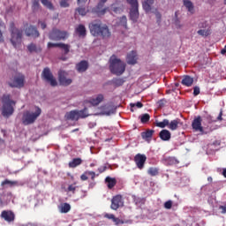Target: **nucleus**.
<instances>
[{"instance_id":"obj_37","label":"nucleus","mask_w":226,"mask_h":226,"mask_svg":"<svg viewBox=\"0 0 226 226\" xmlns=\"http://www.w3.org/2000/svg\"><path fill=\"white\" fill-rule=\"evenodd\" d=\"M197 33L200 36H211V27H208L207 30H198Z\"/></svg>"},{"instance_id":"obj_8","label":"nucleus","mask_w":226,"mask_h":226,"mask_svg":"<svg viewBox=\"0 0 226 226\" xmlns=\"http://www.w3.org/2000/svg\"><path fill=\"white\" fill-rule=\"evenodd\" d=\"M26 77L23 74H17L13 79H11V81L8 82L10 87H17L20 89L24 86V81Z\"/></svg>"},{"instance_id":"obj_42","label":"nucleus","mask_w":226,"mask_h":226,"mask_svg":"<svg viewBox=\"0 0 226 226\" xmlns=\"http://www.w3.org/2000/svg\"><path fill=\"white\" fill-rule=\"evenodd\" d=\"M130 107H131V112H135V107H137V109H142V107H144V104H142V102H138L136 103H131L130 104Z\"/></svg>"},{"instance_id":"obj_4","label":"nucleus","mask_w":226,"mask_h":226,"mask_svg":"<svg viewBox=\"0 0 226 226\" xmlns=\"http://www.w3.org/2000/svg\"><path fill=\"white\" fill-rule=\"evenodd\" d=\"M109 70L114 75H123L126 70V64L113 55L109 58Z\"/></svg>"},{"instance_id":"obj_63","label":"nucleus","mask_w":226,"mask_h":226,"mask_svg":"<svg viewBox=\"0 0 226 226\" xmlns=\"http://www.w3.org/2000/svg\"><path fill=\"white\" fill-rule=\"evenodd\" d=\"M39 24H41V29H47V23L40 21Z\"/></svg>"},{"instance_id":"obj_27","label":"nucleus","mask_w":226,"mask_h":226,"mask_svg":"<svg viewBox=\"0 0 226 226\" xmlns=\"http://www.w3.org/2000/svg\"><path fill=\"white\" fill-rule=\"evenodd\" d=\"M78 112V120L86 119V117H89V112L87 111V108H84L83 109H77Z\"/></svg>"},{"instance_id":"obj_53","label":"nucleus","mask_w":226,"mask_h":226,"mask_svg":"<svg viewBox=\"0 0 226 226\" xmlns=\"http://www.w3.org/2000/svg\"><path fill=\"white\" fill-rule=\"evenodd\" d=\"M104 218H107L108 220H112V222H114L116 215H114V214H105Z\"/></svg>"},{"instance_id":"obj_57","label":"nucleus","mask_w":226,"mask_h":226,"mask_svg":"<svg viewBox=\"0 0 226 226\" xmlns=\"http://www.w3.org/2000/svg\"><path fill=\"white\" fill-rule=\"evenodd\" d=\"M105 170H107V166L106 165L101 166V167L98 168L99 174H103V172H105Z\"/></svg>"},{"instance_id":"obj_3","label":"nucleus","mask_w":226,"mask_h":226,"mask_svg":"<svg viewBox=\"0 0 226 226\" xmlns=\"http://www.w3.org/2000/svg\"><path fill=\"white\" fill-rule=\"evenodd\" d=\"M9 32L11 33L10 41L13 48L17 49V45H21L22 43L24 30L17 28L15 22H11L9 25Z\"/></svg>"},{"instance_id":"obj_62","label":"nucleus","mask_w":226,"mask_h":226,"mask_svg":"<svg viewBox=\"0 0 226 226\" xmlns=\"http://www.w3.org/2000/svg\"><path fill=\"white\" fill-rule=\"evenodd\" d=\"M222 116H223V110L221 109L219 116L217 117V121H222L223 118L222 117Z\"/></svg>"},{"instance_id":"obj_58","label":"nucleus","mask_w":226,"mask_h":226,"mask_svg":"<svg viewBox=\"0 0 226 226\" xmlns=\"http://www.w3.org/2000/svg\"><path fill=\"white\" fill-rule=\"evenodd\" d=\"M54 47H58L59 48V43L48 42V49H52Z\"/></svg>"},{"instance_id":"obj_51","label":"nucleus","mask_w":226,"mask_h":226,"mask_svg":"<svg viewBox=\"0 0 226 226\" xmlns=\"http://www.w3.org/2000/svg\"><path fill=\"white\" fill-rule=\"evenodd\" d=\"M87 176H91V179L92 181H94V177H96V176H100V174H97L94 171H87Z\"/></svg>"},{"instance_id":"obj_60","label":"nucleus","mask_w":226,"mask_h":226,"mask_svg":"<svg viewBox=\"0 0 226 226\" xmlns=\"http://www.w3.org/2000/svg\"><path fill=\"white\" fill-rule=\"evenodd\" d=\"M128 4H139V0H126Z\"/></svg>"},{"instance_id":"obj_5","label":"nucleus","mask_w":226,"mask_h":226,"mask_svg":"<svg viewBox=\"0 0 226 226\" xmlns=\"http://www.w3.org/2000/svg\"><path fill=\"white\" fill-rule=\"evenodd\" d=\"M41 116V109L40 107H35V111H26L23 114L22 123L25 126L27 124H33Z\"/></svg>"},{"instance_id":"obj_29","label":"nucleus","mask_w":226,"mask_h":226,"mask_svg":"<svg viewBox=\"0 0 226 226\" xmlns=\"http://www.w3.org/2000/svg\"><path fill=\"white\" fill-rule=\"evenodd\" d=\"M59 211L60 213H70L71 209H72V206L70 205V203H62L59 207Z\"/></svg>"},{"instance_id":"obj_13","label":"nucleus","mask_w":226,"mask_h":226,"mask_svg":"<svg viewBox=\"0 0 226 226\" xmlns=\"http://www.w3.org/2000/svg\"><path fill=\"white\" fill-rule=\"evenodd\" d=\"M131 11H130V19L132 22H137L139 20V4H130Z\"/></svg>"},{"instance_id":"obj_15","label":"nucleus","mask_w":226,"mask_h":226,"mask_svg":"<svg viewBox=\"0 0 226 226\" xmlns=\"http://www.w3.org/2000/svg\"><path fill=\"white\" fill-rule=\"evenodd\" d=\"M25 33L27 36H32L33 38H38L40 36V32L34 26H30L26 28Z\"/></svg>"},{"instance_id":"obj_26","label":"nucleus","mask_w":226,"mask_h":226,"mask_svg":"<svg viewBox=\"0 0 226 226\" xmlns=\"http://www.w3.org/2000/svg\"><path fill=\"white\" fill-rule=\"evenodd\" d=\"M182 84H183V86H186V87H192L193 84V78H192L189 75L184 76V78L182 79Z\"/></svg>"},{"instance_id":"obj_14","label":"nucleus","mask_w":226,"mask_h":226,"mask_svg":"<svg viewBox=\"0 0 226 226\" xmlns=\"http://www.w3.org/2000/svg\"><path fill=\"white\" fill-rule=\"evenodd\" d=\"M104 6H105L104 4H102L101 2H99L97 5L92 9L93 13H96V15H98L99 17H101V15H105L109 8H103Z\"/></svg>"},{"instance_id":"obj_9","label":"nucleus","mask_w":226,"mask_h":226,"mask_svg":"<svg viewBox=\"0 0 226 226\" xmlns=\"http://www.w3.org/2000/svg\"><path fill=\"white\" fill-rule=\"evenodd\" d=\"M147 160V157L146 156V154H137L134 156V162L136 163V167H138L139 170H142V169H144V165H146Z\"/></svg>"},{"instance_id":"obj_28","label":"nucleus","mask_w":226,"mask_h":226,"mask_svg":"<svg viewBox=\"0 0 226 226\" xmlns=\"http://www.w3.org/2000/svg\"><path fill=\"white\" fill-rule=\"evenodd\" d=\"M27 50L30 53L35 52L36 54H38V53L41 52V47L36 46V44H34V43H30L27 46Z\"/></svg>"},{"instance_id":"obj_59","label":"nucleus","mask_w":226,"mask_h":226,"mask_svg":"<svg viewBox=\"0 0 226 226\" xmlns=\"http://www.w3.org/2000/svg\"><path fill=\"white\" fill-rule=\"evenodd\" d=\"M80 179L81 181H87L88 177H87V171L80 176Z\"/></svg>"},{"instance_id":"obj_24","label":"nucleus","mask_w":226,"mask_h":226,"mask_svg":"<svg viewBox=\"0 0 226 226\" xmlns=\"http://www.w3.org/2000/svg\"><path fill=\"white\" fill-rule=\"evenodd\" d=\"M180 119L179 118H177L175 120H171L170 123H169V125H168V128L170 130H171L172 132H176V130H177V128H179V123H180Z\"/></svg>"},{"instance_id":"obj_39","label":"nucleus","mask_w":226,"mask_h":226,"mask_svg":"<svg viewBox=\"0 0 226 226\" xmlns=\"http://www.w3.org/2000/svg\"><path fill=\"white\" fill-rule=\"evenodd\" d=\"M41 4L48 8V10H54V4L49 0H41Z\"/></svg>"},{"instance_id":"obj_7","label":"nucleus","mask_w":226,"mask_h":226,"mask_svg":"<svg viewBox=\"0 0 226 226\" xmlns=\"http://www.w3.org/2000/svg\"><path fill=\"white\" fill-rule=\"evenodd\" d=\"M41 77L46 82H49L52 87L57 86V80L54 78V74L50 72V68L45 67L42 71Z\"/></svg>"},{"instance_id":"obj_11","label":"nucleus","mask_w":226,"mask_h":226,"mask_svg":"<svg viewBox=\"0 0 226 226\" xmlns=\"http://www.w3.org/2000/svg\"><path fill=\"white\" fill-rule=\"evenodd\" d=\"M66 77H68V72L65 71L58 72V80L61 86H70V84H72V79H67Z\"/></svg>"},{"instance_id":"obj_43","label":"nucleus","mask_w":226,"mask_h":226,"mask_svg":"<svg viewBox=\"0 0 226 226\" xmlns=\"http://www.w3.org/2000/svg\"><path fill=\"white\" fill-rule=\"evenodd\" d=\"M148 174L149 176L154 177V176H158V169L157 168H149L148 169Z\"/></svg>"},{"instance_id":"obj_52","label":"nucleus","mask_w":226,"mask_h":226,"mask_svg":"<svg viewBox=\"0 0 226 226\" xmlns=\"http://www.w3.org/2000/svg\"><path fill=\"white\" fill-rule=\"evenodd\" d=\"M165 209H172V200H168L164 203Z\"/></svg>"},{"instance_id":"obj_30","label":"nucleus","mask_w":226,"mask_h":226,"mask_svg":"<svg viewBox=\"0 0 226 226\" xmlns=\"http://www.w3.org/2000/svg\"><path fill=\"white\" fill-rule=\"evenodd\" d=\"M79 165H82V160L80 158H74L69 162L70 169H76Z\"/></svg>"},{"instance_id":"obj_48","label":"nucleus","mask_w":226,"mask_h":226,"mask_svg":"<svg viewBox=\"0 0 226 226\" xmlns=\"http://www.w3.org/2000/svg\"><path fill=\"white\" fill-rule=\"evenodd\" d=\"M70 0H61L60 1V6L61 8H68L70 7V4L68 3Z\"/></svg>"},{"instance_id":"obj_56","label":"nucleus","mask_w":226,"mask_h":226,"mask_svg":"<svg viewBox=\"0 0 226 226\" xmlns=\"http://www.w3.org/2000/svg\"><path fill=\"white\" fill-rule=\"evenodd\" d=\"M199 27H200V29H206L209 27V25H207V21H204L199 25Z\"/></svg>"},{"instance_id":"obj_35","label":"nucleus","mask_w":226,"mask_h":226,"mask_svg":"<svg viewBox=\"0 0 226 226\" xmlns=\"http://www.w3.org/2000/svg\"><path fill=\"white\" fill-rule=\"evenodd\" d=\"M184 6H185V8H187L188 11H190V13H193V3H192V1L190 0H184Z\"/></svg>"},{"instance_id":"obj_2","label":"nucleus","mask_w":226,"mask_h":226,"mask_svg":"<svg viewBox=\"0 0 226 226\" xmlns=\"http://www.w3.org/2000/svg\"><path fill=\"white\" fill-rule=\"evenodd\" d=\"M1 102L3 103L2 116H4V117L13 116V112H15L13 107H15L17 102L11 100V95L10 94H4L1 97Z\"/></svg>"},{"instance_id":"obj_20","label":"nucleus","mask_w":226,"mask_h":226,"mask_svg":"<svg viewBox=\"0 0 226 226\" xmlns=\"http://www.w3.org/2000/svg\"><path fill=\"white\" fill-rule=\"evenodd\" d=\"M66 119L70 121H79V113L77 109L71 110L65 114Z\"/></svg>"},{"instance_id":"obj_45","label":"nucleus","mask_w":226,"mask_h":226,"mask_svg":"<svg viewBox=\"0 0 226 226\" xmlns=\"http://www.w3.org/2000/svg\"><path fill=\"white\" fill-rule=\"evenodd\" d=\"M75 185H77V183L69 185L67 187V192H72V193L75 194V190H77V186Z\"/></svg>"},{"instance_id":"obj_46","label":"nucleus","mask_w":226,"mask_h":226,"mask_svg":"<svg viewBox=\"0 0 226 226\" xmlns=\"http://www.w3.org/2000/svg\"><path fill=\"white\" fill-rule=\"evenodd\" d=\"M153 13H154L157 22L161 23L162 22V14L160 13V11H158V9H155L154 11H153Z\"/></svg>"},{"instance_id":"obj_32","label":"nucleus","mask_w":226,"mask_h":226,"mask_svg":"<svg viewBox=\"0 0 226 226\" xmlns=\"http://www.w3.org/2000/svg\"><path fill=\"white\" fill-rule=\"evenodd\" d=\"M102 102H103V94H99L96 96V98L90 100L91 105H100Z\"/></svg>"},{"instance_id":"obj_41","label":"nucleus","mask_w":226,"mask_h":226,"mask_svg":"<svg viewBox=\"0 0 226 226\" xmlns=\"http://www.w3.org/2000/svg\"><path fill=\"white\" fill-rule=\"evenodd\" d=\"M112 82L114 86H117V87H119L124 84V79L121 78H118V79L117 78V79H113Z\"/></svg>"},{"instance_id":"obj_19","label":"nucleus","mask_w":226,"mask_h":226,"mask_svg":"<svg viewBox=\"0 0 226 226\" xmlns=\"http://www.w3.org/2000/svg\"><path fill=\"white\" fill-rule=\"evenodd\" d=\"M127 64H137V52L132 51L127 54Z\"/></svg>"},{"instance_id":"obj_33","label":"nucleus","mask_w":226,"mask_h":226,"mask_svg":"<svg viewBox=\"0 0 226 226\" xmlns=\"http://www.w3.org/2000/svg\"><path fill=\"white\" fill-rule=\"evenodd\" d=\"M58 49H63L64 56L70 54V49H72V46L70 44H64L63 42H59Z\"/></svg>"},{"instance_id":"obj_17","label":"nucleus","mask_w":226,"mask_h":226,"mask_svg":"<svg viewBox=\"0 0 226 226\" xmlns=\"http://www.w3.org/2000/svg\"><path fill=\"white\" fill-rule=\"evenodd\" d=\"M1 217L5 220V222H13L15 220V214L11 211L4 210L1 214Z\"/></svg>"},{"instance_id":"obj_10","label":"nucleus","mask_w":226,"mask_h":226,"mask_svg":"<svg viewBox=\"0 0 226 226\" xmlns=\"http://www.w3.org/2000/svg\"><path fill=\"white\" fill-rule=\"evenodd\" d=\"M192 128L194 132H200V133L204 132V127L202 126V117L200 116L196 117L192 123Z\"/></svg>"},{"instance_id":"obj_18","label":"nucleus","mask_w":226,"mask_h":226,"mask_svg":"<svg viewBox=\"0 0 226 226\" xmlns=\"http://www.w3.org/2000/svg\"><path fill=\"white\" fill-rule=\"evenodd\" d=\"M154 4V0H142V8L146 13H149L153 10L151 6Z\"/></svg>"},{"instance_id":"obj_23","label":"nucleus","mask_w":226,"mask_h":226,"mask_svg":"<svg viewBox=\"0 0 226 226\" xmlns=\"http://www.w3.org/2000/svg\"><path fill=\"white\" fill-rule=\"evenodd\" d=\"M79 7L76 8V11L79 13V15H81V17H86L87 13H89V9L85 5H78Z\"/></svg>"},{"instance_id":"obj_34","label":"nucleus","mask_w":226,"mask_h":226,"mask_svg":"<svg viewBox=\"0 0 226 226\" xmlns=\"http://www.w3.org/2000/svg\"><path fill=\"white\" fill-rule=\"evenodd\" d=\"M118 26H122L124 29H128V19H126V16L119 18Z\"/></svg>"},{"instance_id":"obj_44","label":"nucleus","mask_w":226,"mask_h":226,"mask_svg":"<svg viewBox=\"0 0 226 226\" xmlns=\"http://www.w3.org/2000/svg\"><path fill=\"white\" fill-rule=\"evenodd\" d=\"M4 185H10L11 186H13L17 185V181L5 179L4 181L2 182L1 186H4Z\"/></svg>"},{"instance_id":"obj_55","label":"nucleus","mask_w":226,"mask_h":226,"mask_svg":"<svg viewBox=\"0 0 226 226\" xmlns=\"http://www.w3.org/2000/svg\"><path fill=\"white\" fill-rule=\"evenodd\" d=\"M193 94L194 96H199V94H200V88L199 87H194Z\"/></svg>"},{"instance_id":"obj_1","label":"nucleus","mask_w":226,"mask_h":226,"mask_svg":"<svg viewBox=\"0 0 226 226\" xmlns=\"http://www.w3.org/2000/svg\"><path fill=\"white\" fill-rule=\"evenodd\" d=\"M88 27L92 36H101L102 40H107L112 36V33L110 32V29H109V26L102 24L101 21H94L89 24Z\"/></svg>"},{"instance_id":"obj_36","label":"nucleus","mask_w":226,"mask_h":226,"mask_svg":"<svg viewBox=\"0 0 226 226\" xmlns=\"http://www.w3.org/2000/svg\"><path fill=\"white\" fill-rule=\"evenodd\" d=\"M140 123H142V124H146L147 123H149V120L151 119V116H149V114L145 113L142 114L140 117Z\"/></svg>"},{"instance_id":"obj_54","label":"nucleus","mask_w":226,"mask_h":226,"mask_svg":"<svg viewBox=\"0 0 226 226\" xmlns=\"http://www.w3.org/2000/svg\"><path fill=\"white\" fill-rule=\"evenodd\" d=\"M88 0H77L78 6H86Z\"/></svg>"},{"instance_id":"obj_6","label":"nucleus","mask_w":226,"mask_h":226,"mask_svg":"<svg viewBox=\"0 0 226 226\" xmlns=\"http://www.w3.org/2000/svg\"><path fill=\"white\" fill-rule=\"evenodd\" d=\"M69 36L70 34L68 32L57 28H53L49 34V38L52 40V41H64V40H68Z\"/></svg>"},{"instance_id":"obj_47","label":"nucleus","mask_w":226,"mask_h":226,"mask_svg":"<svg viewBox=\"0 0 226 226\" xmlns=\"http://www.w3.org/2000/svg\"><path fill=\"white\" fill-rule=\"evenodd\" d=\"M111 10H112V11H114V13H123V8H121V7H117V6L112 5Z\"/></svg>"},{"instance_id":"obj_25","label":"nucleus","mask_w":226,"mask_h":226,"mask_svg":"<svg viewBox=\"0 0 226 226\" xmlns=\"http://www.w3.org/2000/svg\"><path fill=\"white\" fill-rule=\"evenodd\" d=\"M105 183L107 184L109 190H112V188H114V186H116V185H117V180H116V178L107 177L105 178Z\"/></svg>"},{"instance_id":"obj_40","label":"nucleus","mask_w":226,"mask_h":226,"mask_svg":"<svg viewBox=\"0 0 226 226\" xmlns=\"http://www.w3.org/2000/svg\"><path fill=\"white\" fill-rule=\"evenodd\" d=\"M33 11H38L40 10V0H32Z\"/></svg>"},{"instance_id":"obj_49","label":"nucleus","mask_w":226,"mask_h":226,"mask_svg":"<svg viewBox=\"0 0 226 226\" xmlns=\"http://www.w3.org/2000/svg\"><path fill=\"white\" fill-rule=\"evenodd\" d=\"M113 222H114L115 225H124V221H123L117 217H115V219H113Z\"/></svg>"},{"instance_id":"obj_21","label":"nucleus","mask_w":226,"mask_h":226,"mask_svg":"<svg viewBox=\"0 0 226 226\" xmlns=\"http://www.w3.org/2000/svg\"><path fill=\"white\" fill-rule=\"evenodd\" d=\"M159 137L161 139V140H164V141H168L170 140V131L167 130V129H163L159 132Z\"/></svg>"},{"instance_id":"obj_61","label":"nucleus","mask_w":226,"mask_h":226,"mask_svg":"<svg viewBox=\"0 0 226 226\" xmlns=\"http://www.w3.org/2000/svg\"><path fill=\"white\" fill-rule=\"evenodd\" d=\"M87 197V191H81L80 199H86Z\"/></svg>"},{"instance_id":"obj_50","label":"nucleus","mask_w":226,"mask_h":226,"mask_svg":"<svg viewBox=\"0 0 226 226\" xmlns=\"http://www.w3.org/2000/svg\"><path fill=\"white\" fill-rule=\"evenodd\" d=\"M166 103H167V100H165V99H162V100L158 101V102H157L158 107H160V109L165 107Z\"/></svg>"},{"instance_id":"obj_12","label":"nucleus","mask_w":226,"mask_h":226,"mask_svg":"<svg viewBox=\"0 0 226 226\" xmlns=\"http://www.w3.org/2000/svg\"><path fill=\"white\" fill-rule=\"evenodd\" d=\"M121 206H123V196H114L111 200L110 208L113 209V211H117L118 207H121Z\"/></svg>"},{"instance_id":"obj_16","label":"nucleus","mask_w":226,"mask_h":226,"mask_svg":"<svg viewBox=\"0 0 226 226\" xmlns=\"http://www.w3.org/2000/svg\"><path fill=\"white\" fill-rule=\"evenodd\" d=\"M87 68H89V63L86 60H82L76 64V70L79 73H84V72L87 71Z\"/></svg>"},{"instance_id":"obj_64","label":"nucleus","mask_w":226,"mask_h":226,"mask_svg":"<svg viewBox=\"0 0 226 226\" xmlns=\"http://www.w3.org/2000/svg\"><path fill=\"white\" fill-rule=\"evenodd\" d=\"M219 209H222V214H225V213H226V205H224V206H220V207H219Z\"/></svg>"},{"instance_id":"obj_38","label":"nucleus","mask_w":226,"mask_h":226,"mask_svg":"<svg viewBox=\"0 0 226 226\" xmlns=\"http://www.w3.org/2000/svg\"><path fill=\"white\" fill-rule=\"evenodd\" d=\"M169 119H163L162 122H156L155 126H157L158 128H165L166 126L169 127Z\"/></svg>"},{"instance_id":"obj_31","label":"nucleus","mask_w":226,"mask_h":226,"mask_svg":"<svg viewBox=\"0 0 226 226\" xmlns=\"http://www.w3.org/2000/svg\"><path fill=\"white\" fill-rule=\"evenodd\" d=\"M154 133V130H147L146 132H141V137L145 140H147V139L153 138Z\"/></svg>"},{"instance_id":"obj_22","label":"nucleus","mask_w":226,"mask_h":226,"mask_svg":"<svg viewBox=\"0 0 226 226\" xmlns=\"http://www.w3.org/2000/svg\"><path fill=\"white\" fill-rule=\"evenodd\" d=\"M75 32L78 34L79 38H86V35L87 34V30H86V26L84 25H79L75 28Z\"/></svg>"}]
</instances>
